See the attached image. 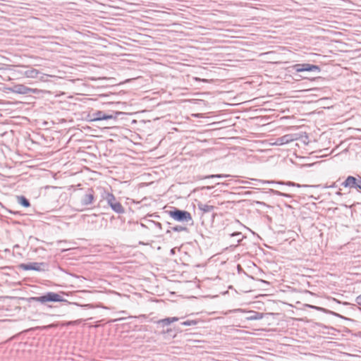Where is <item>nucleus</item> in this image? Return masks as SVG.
<instances>
[{"mask_svg":"<svg viewBox=\"0 0 361 361\" xmlns=\"http://www.w3.org/2000/svg\"><path fill=\"white\" fill-rule=\"evenodd\" d=\"M270 191H271V193H273L274 195H276L278 196L290 197V195H288L287 194H285V193H283L281 192H279L278 190H275L271 189Z\"/></svg>","mask_w":361,"mask_h":361,"instance_id":"obj_21","label":"nucleus"},{"mask_svg":"<svg viewBox=\"0 0 361 361\" xmlns=\"http://www.w3.org/2000/svg\"><path fill=\"white\" fill-rule=\"evenodd\" d=\"M358 190H361V177H359Z\"/></svg>","mask_w":361,"mask_h":361,"instance_id":"obj_25","label":"nucleus"},{"mask_svg":"<svg viewBox=\"0 0 361 361\" xmlns=\"http://www.w3.org/2000/svg\"><path fill=\"white\" fill-rule=\"evenodd\" d=\"M179 320L178 317H167L165 319H159L157 322V323L161 325L162 327L170 325L171 323L178 322Z\"/></svg>","mask_w":361,"mask_h":361,"instance_id":"obj_10","label":"nucleus"},{"mask_svg":"<svg viewBox=\"0 0 361 361\" xmlns=\"http://www.w3.org/2000/svg\"><path fill=\"white\" fill-rule=\"evenodd\" d=\"M103 198L106 200L109 206L117 214H123L125 209L122 204L118 202L115 196L110 192H105Z\"/></svg>","mask_w":361,"mask_h":361,"instance_id":"obj_4","label":"nucleus"},{"mask_svg":"<svg viewBox=\"0 0 361 361\" xmlns=\"http://www.w3.org/2000/svg\"><path fill=\"white\" fill-rule=\"evenodd\" d=\"M20 267L25 270H34L37 271H45L48 270V264L45 262H31L28 264H21Z\"/></svg>","mask_w":361,"mask_h":361,"instance_id":"obj_5","label":"nucleus"},{"mask_svg":"<svg viewBox=\"0 0 361 361\" xmlns=\"http://www.w3.org/2000/svg\"><path fill=\"white\" fill-rule=\"evenodd\" d=\"M30 300L45 303L47 302H67L59 294L54 292H48L45 295L39 297H32Z\"/></svg>","mask_w":361,"mask_h":361,"instance_id":"obj_1","label":"nucleus"},{"mask_svg":"<svg viewBox=\"0 0 361 361\" xmlns=\"http://www.w3.org/2000/svg\"><path fill=\"white\" fill-rule=\"evenodd\" d=\"M231 237L235 238L237 243L236 245H238L244 238V236L242 235L240 232H234L231 234Z\"/></svg>","mask_w":361,"mask_h":361,"instance_id":"obj_17","label":"nucleus"},{"mask_svg":"<svg viewBox=\"0 0 361 361\" xmlns=\"http://www.w3.org/2000/svg\"><path fill=\"white\" fill-rule=\"evenodd\" d=\"M170 228L176 232H181L184 231H187V228L185 226H183L180 225L176 226H170Z\"/></svg>","mask_w":361,"mask_h":361,"instance_id":"obj_18","label":"nucleus"},{"mask_svg":"<svg viewBox=\"0 0 361 361\" xmlns=\"http://www.w3.org/2000/svg\"><path fill=\"white\" fill-rule=\"evenodd\" d=\"M168 213L171 218L179 222H188L192 219L190 212L177 208H173Z\"/></svg>","mask_w":361,"mask_h":361,"instance_id":"obj_2","label":"nucleus"},{"mask_svg":"<svg viewBox=\"0 0 361 361\" xmlns=\"http://www.w3.org/2000/svg\"><path fill=\"white\" fill-rule=\"evenodd\" d=\"M197 206H198V209L200 210H201L203 213L210 212L213 211L215 208V207H214L212 205H209V204H203V203H199L197 204Z\"/></svg>","mask_w":361,"mask_h":361,"instance_id":"obj_12","label":"nucleus"},{"mask_svg":"<svg viewBox=\"0 0 361 361\" xmlns=\"http://www.w3.org/2000/svg\"><path fill=\"white\" fill-rule=\"evenodd\" d=\"M91 121H99L102 120H109L116 118L112 114H108L102 111H96L92 113L90 116Z\"/></svg>","mask_w":361,"mask_h":361,"instance_id":"obj_7","label":"nucleus"},{"mask_svg":"<svg viewBox=\"0 0 361 361\" xmlns=\"http://www.w3.org/2000/svg\"><path fill=\"white\" fill-rule=\"evenodd\" d=\"M341 185L345 188H349L350 189L355 188L358 190L359 178H356L354 176H349L347 178L341 183Z\"/></svg>","mask_w":361,"mask_h":361,"instance_id":"obj_9","label":"nucleus"},{"mask_svg":"<svg viewBox=\"0 0 361 361\" xmlns=\"http://www.w3.org/2000/svg\"><path fill=\"white\" fill-rule=\"evenodd\" d=\"M52 326H54V325L53 324H50V325H48V326H44L42 327V329H46L51 328Z\"/></svg>","mask_w":361,"mask_h":361,"instance_id":"obj_23","label":"nucleus"},{"mask_svg":"<svg viewBox=\"0 0 361 361\" xmlns=\"http://www.w3.org/2000/svg\"><path fill=\"white\" fill-rule=\"evenodd\" d=\"M8 90L11 92L20 94H27L30 92H32V90L31 88L22 84L15 85L13 87L8 88Z\"/></svg>","mask_w":361,"mask_h":361,"instance_id":"obj_8","label":"nucleus"},{"mask_svg":"<svg viewBox=\"0 0 361 361\" xmlns=\"http://www.w3.org/2000/svg\"><path fill=\"white\" fill-rule=\"evenodd\" d=\"M336 194L337 195H339V196L342 195V193H341V189H339V190H338V192H336Z\"/></svg>","mask_w":361,"mask_h":361,"instance_id":"obj_26","label":"nucleus"},{"mask_svg":"<svg viewBox=\"0 0 361 361\" xmlns=\"http://www.w3.org/2000/svg\"><path fill=\"white\" fill-rule=\"evenodd\" d=\"M171 252L172 254H173V253H174V249H171Z\"/></svg>","mask_w":361,"mask_h":361,"instance_id":"obj_27","label":"nucleus"},{"mask_svg":"<svg viewBox=\"0 0 361 361\" xmlns=\"http://www.w3.org/2000/svg\"><path fill=\"white\" fill-rule=\"evenodd\" d=\"M197 324V320H194V319H192V320H186L185 322H183L180 323L181 325L183 326H195Z\"/></svg>","mask_w":361,"mask_h":361,"instance_id":"obj_19","label":"nucleus"},{"mask_svg":"<svg viewBox=\"0 0 361 361\" xmlns=\"http://www.w3.org/2000/svg\"><path fill=\"white\" fill-rule=\"evenodd\" d=\"M290 68L298 73L305 71H316L319 73L321 71V68L319 66L310 63H296L292 66Z\"/></svg>","mask_w":361,"mask_h":361,"instance_id":"obj_6","label":"nucleus"},{"mask_svg":"<svg viewBox=\"0 0 361 361\" xmlns=\"http://www.w3.org/2000/svg\"><path fill=\"white\" fill-rule=\"evenodd\" d=\"M39 74V71L35 68H30L25 71L24 75L29 78H36Z\"/></svg>","mask_w":361,"mask_h":361,"instance_id":"obj_13","label":"nucleus"},{"mask_svg":"<svg viewBox=\"0 0 361 361\" xmlns=\"http://www.w3.org/2000/svg\"><path fill=\"white\" fill-rule=\"evenodd\" d=\"M228 175H224V174H214V175H208L204 177V178H224L228 177Z\"/></svg>","mask_w":361,"mask_h":361,"instance_id":"obj_20","label":"nucleus"},{"mask_svg":"<svg viewBox=\"0 0 361 361\" xmlns=\"http://www.w3.org/2000/svg\"><path fill=\"white\" fill-rule=\"evenodd\" d=\"M18 203L24 207H29L30 206L29 200L24 196H17Z\"/></svg>","mask_w":361,"mask_h":361,"instance_id":"obj_16","label":"nucleus"},{"mask_svg":"<svg viewBox=\"0 0 361 361\" xmlns=\"http://www.w3.org/2000/svg\"><path fill=\"white\" fill-rule=\"evenodd\" d=\"M329 188H338L336 183H334L331 185L329 186Z\"/></svg>","mask_w":361,"mask_h":361,"instance_id":"obj_24","label":"nucleus"},{"mask_svg":"<svg viewBox=\"0 0 361 361\" xmlns=\"http://www.w3.org/2000/svg\"><path fill=\"white\" fill-rule=\"evenodd\" d=\"M356 303L361 307V294L355 298Z\"/></svg>","mask_w":361,"mask_h":361,"instance_id":"obj_22","label":"nucleus"},{"mask_svg":"<svg viewBox=\"0 0 361 361\" xmlns=\"http://www.w3.org/2000/svg\"><path fill=\"white\" fill-rule=\"evenodd\" d=\"M293 140L291 135H286L277 139V144L281 145L289 143Z\"/></svg>","mask_w":361,"mask_h":361,"instance_id":"obj_14","label":"nucleus"},{"mask_svg":"<svg viewBox=\"0 0 361 361\" xmlns=\"http://www.w3.org/2000/svg\"><path fill=\"white\" fill-rule=\"evenodd\" d=\"M258 182L262 183V184H275L276 183V182L275 181H273V180H257ZM277 184H286L287 185H289V186H295L297 185L298 187H300V185L298 184H295V183L293 182H290V181H288L286 183H282V182H277Z\"/></svg>","mask_w":361,"mask_h":361,"instance_id":"obj_15","label":"nucleus"},{"mask_svg":"<svg viewBox=\"0 0 361 361\" xmlns=\"http://www.w3.org/2000/svg\"><path fill=\"white\" fill-rule=\"evenodd\" d=\"M207 188V189H211V188H212V187L208 186Z\"/></svg>","mask_w":361,"mask_h":361,"instance_id":"obj_28","label":"nucleus"},{"mask_svg":"<svg viewBox=\"0 0 361 361\" xmlns=\"http://www.w3.org/2000/svg\"><path fill=\"white\" fill-rule=\"evenodd\" d=\"M94 200V192L92 188H88L80 197V206L81 208L78 209L79 211H83L84 209L92 204Z\"/></svg>","mask_w":361,"mask_h":361,"instance_id":"obj_3","label":"nucleus"},{"mask_svg":"<svg viewBox=\"0 0 361 361\" xmlns=\"http://www.w3.org/2000/svg\"><path fill=\"white\" fill-rule=\"evenodd\" d=\"M263 318V314L259 312L250 311L246 317L247 320H259Z\"/></svg>","mask_w":361,"mask_h":361,"instance_id":"obj_11","label":"nucleus"}]
</instances>
